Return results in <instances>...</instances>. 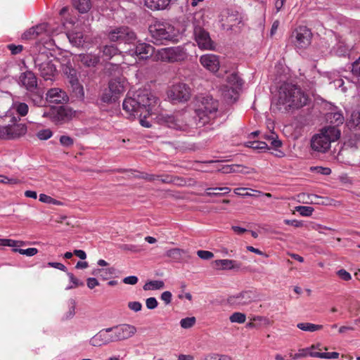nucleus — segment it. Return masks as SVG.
Returning <instances> with one entry per match:
<instances>
[{
    "mask_svg": "<svg viewBox=\"0 0 360 360\" xmlns=\"http://www.w3.org/2000/svg\"><path fill=\"white\" fill-rule=\"evenodd\" d=\"M158 101V98L148 90H139L133 98L124 99L122 108L129 115L139 116L143 127H150L151 125L146 118L147 115L153 114V110Z\"/></svg>",
    "mask_w": 360,
    "mask_h": 360,
    "instance_id": "nucleus-1",
    "label": "nucleus"
},
{
    "mask_svg": "<svg viewBox=\"0 0 360 360\" xmlns=\"http://www.w3.org/2000/svg\"><path fill=\"white\" fill-rule=\"evenodd\" d=\"M155 120L161 125L182 131H189L191 129L201 127L195 114L186 112L179 111L172 115L160 113L156 115Z\"/></svg>",
    "mask_w": 360,
    "mask_h": 360,
    "instance_id": "nucleus-2",
    "label": "nucleus"
},
{
    "mask_svg": "<svg viewBox=\"0 0 360 360\" xmlns=\"http://www.w3.org/2000/svg\"><path fill=\"white\" fill-rule=\"evenodd\" d=\"M308 101L307 95L295 84L285 83L278 90V105H283L285 109L300 108Z\"/></svg>",
    "mask_w": 360,
    "mask_h": 360,
    "instance_id": "nucleus-3",
    "label": "nucleus"
},
{
    "mask_svg": "<svg viewBox=\"0 0 360 360\" xmlns=\"http://www.w3.org/2000/svg\"><path fill=\"white\" fill-rule=\"evenodd\" d=\"M195 106L193 113L200 126L202 127L216 117L219 103L210 95H200L195 98Z\"/></svg>",
    "mask_w": 360,
    "mask_h": 360,
    "instance_id": "nucleus-4",
    "label": "nucleus"
},
{
    "mask_svg": "<svg viewBox=\"0 0 360 360\" xmlns=\"http://www.w3.org/2000/svg\"><path fill=\"white\" fill-rule=\"evenodd\" d=\"M340 137V130L335 127H325L319 133L314 134L311 139V147L313 150L325 153L330 148L332 142Z\"/></svg>",
    "mask_w": 360,
    "mask_h": 360,
    "instance_id": "nucleus-5",
    "label": "nucleus"
},
{
    "mask_svg": "<svg viewBox=\"0 0 360 360\" xmlns=\"http://www.w3.org/2000/svg\"><path fill=\"white\" fill-rule=\"evenodd\" d=\"M18 120L12 112L8 111L0 116V139H14L25 135L27 127L23 124H18Z\"/></svg>",
    "mask_w": 360,
    "mask_h": 360,
    "instance_id": "nucleus-6",
    "label": "nucleus"
},
{
    "mask_svg": "<svg viewBox=\"0 0 360 360\" xmlns=\"http://www.w3.org/2000/svg\"><path fill=\"white\" fill-rule=\"evenodd\" d=\"M152 41L158 45L165 44L167 41H176V32L174 26L163 22H155L148 27Z\"/></svg>",
    "mask_w": 360,
    "mask_h": 360,
    "instance_id": "nucleus-7",
    "label": "nucleus"
},
{
    "mask_svg": "<svg viewBox=\"0 0 360 360\" xmlns=\"http://www.w3.org/2000/svg\"><path fill=\"white\" fill-rule=\"evenodd\" d=\"M34 67L45 80H51L56 72V65L53 63L52 56L49 53H40L34 58Z\"/></svg>",
    "mask_w": 360,
    "mask_h": 360,
    "instance_id": "nucleus-8",
    "label": "nucleus"
},
{
    "mask_svg": "<svg viewBox=\"0 0 360 360\" xmlns=\"http://www.w3.org/2000/svg\"><path fill=\"white\" fill-rule=\"evenodd\" d=\"M108 39L112 42L132 44L136 39L135 32L127 26L112 28L107 34Z\"/></svg>",
    "mask_w": 360,
    "mask_h": 360,
    "instance_id": "nucleus-9",
    "label": "nucleus"
},
{
    "mask_svg": "<svg viewBox=\"0 0 360 360\" xmlns=\"http://www.w3.org/2000/svg\"><path fill=\"white\" fill-rule=\"evenodd\" d=\"M72 115L71 108L64 105L52 106L43 114V117L50 119L56 124H62L70 121Z\"/></svg>",
    "mask_w": 360,
    "mask_h": 360,
    "instance_id": "nucleus-10",
    "label": "nucleus"
},
{
    "mask_svg": "<svg viewBox=\"0 0 360 360\" xmlns=\"http://www.w3.org/2000/svg\"><path fill=\"white\" fill-rule=\"evenodd\" d=\"M186 53L181 46L164 48L158 50L155 53L156 60L164 62H176L184 60Z\"/></svg>",
    "mask_w": 360,
    "mask_h": 360,
    "instance_id": "nucleus-11",
    "label": "nucleus"
},
{
    "mask_svg": "<svg viewBox=\"0 0 360 360\" xmlns=\"http://www.w3.org/2000/svg\"><path fill=\"white\" fill-rule=\"evenodd\" d=\"M312 34L305 26H300L291 34V41L299 49H305L311 44Z\"/></svg>",
    "mask_w": 360,
    "mask_h": 360,
    "instance_id": "nucleus-12",
    "label": "nucleus"
},
{
    "mask_svg": "<svg viewBox=\"0 0 360 360\" xmlns=\"http://www.w3.org/2000/svg\"><path fill=\"white\" fill-rule=\"evenodd\" d=\"M191 95L189 86L184 83L176 84L167 91V96L173 102H186Z\"/></svg>",
    "mask_w": 360,
    "mask_h": 360,
    "instance_id": "nucleus-13",
    "label": "nucleus"
},
{
    "mask_svg": "<svg viewBox=\"0 0 360 360\" xmlns=\"http://www.w3.org/2000/svg\"><path fill=\"white\" fill-rule=\"evenodd\" d=\"M193 35L195 41L200 49L205 50L213 49V41L210 38V34L203 27L200 25H195Z\"/></svg>",
    "mask_w": 360,
    "mask_h": 360,
    "instance_id": "nucleus-14",
    "label": "nucleus"
},
{
    "mask_svg": "<svg viewBox=\"0 0 360 360\" xmlns=\"http://www.w3.org/2000/svg\"><path fill=\"white\" fill-rule=\"evenodd\" d=\"M115 342L127 340L136 333V328L130 324H122L112 327Z\"/></svg>",
    "mask_w": 360,
    "mask_h": 360,
    "instance_id": "nucleus-15",
    "label": "nucleus"
},
{
    "mask_svg": "<svg viewBox=\"0 0 360 360\" xmlns=\"http://www.w3.org/2000/svg\"><path fill=\"white\" fill-rule=\"evenodd\" d=\"M115 342L112 328L100 330L90 340V345L94 347H101Z\"/></svg>",
    "mask_w": 360,
    "mask_h": 360,
    "instance_id": "nucleus-16",
    "label": "nucleus"
},
{
    "mask_svg": "<svg viewBox=\"0 0 360 360\" xmlns=\"http://www.w3.org/2000/svg\"><path fill=\"white\" fill-rule=\"evenodd\" d=\"M258 294L256 291L246 290L231 297L230 300L233 304L245 306L256 301L258 299Z\"/></svg>",
    "mask_w": 360,
    "mask_h": 360,
    "instance_id": "nucleus-17",
    "label": "nucleus"
},
{
    "mask_svg": "<svg viewBox=\"0 0 360 360\" xmlns=\"http://www.w3.org/2000/svg\"><path fill=\"white\" fill-rule=\"evenodd\" d=\"M19 84L24 86L26 90L34 89L38 86L37 77L31 70H27L20 74Z\"/></svg>",
    "mask_w": 360,
    "mask_h": 360,
    "instance_id": "nucleus-18",
    "label": "nucleus"
},
{
    "mask_svg": "<svg viewBox=\"0 0 360 360\" xmlns=\"http://www.w3.org/2000/svg\"><path fill=\"white\" fill-rule=\"evenodd\" d=\"M155 49L146 43H139L134 49L129 50L131 55H136L139 59H147L153 56Z\"/></svg>",
    "mask_w": 360,
    "mask_h": 360,
    "instance_id": "nucleus-19",
    "label": "nucleus"
},
{
    "mask_svg": "<svg viewBox=\"0 0 360 360\" xmlns=\"http://www.w3.org/2000/svg\"><path fill=\"white\" fill-rule=\"evenodd\" d=\"M201 64L211 72H215L219 68V60L217 56L212 54H206L200 57Z\"/></svg>",
    "mask_w": 360,
    "mask_h": 360,
    "instance_id": "nucleus-20",
    "label": "nucleus"
},
{
    "mask_svg": "<svg viewBox=\"0 0 360 360\" xmlns=\"http://www.w3.org/2000/svg\"><path fill=\"white\" fill-rule=\"evenodd\" d=\"M46 96L51 103L58 104L67 103L68 101V96L67 94L58 88H53L49 90Z\"/></svg>",
    "mask_w": 360,
    "mask_h": 360,
    "instance_id": "nucleus-21",
    "label": "nucleus"
},
{
    "mask_svg": "<svg viewBox=\"0 0 360 360\" xmlns=\"http://www.w3.org/2000/svg\"><path fill=\"white\" fill-rule=\"evenodd\" d=\"M125 83V79L122 77L112 78L108 83L110 92L113 93L120 97V96L124 91Z\"/></svg>",
    "mask_w": 360,
    "mask_h": 360,
    "instance_id": "nucleus-22",
    "label": "nucleus"
},
{
    "mask_svg": "<svg viewBox=\"0 0 360 360\" xmlns=\"http://www.w3.org/2000/svg\"><path fill=\"white\" fill-rule=\"evenodd\" d=\"M166 255L177 262H187L191 256L187 250L180 248H172L167 251Z\"/></svg>",
    "mask_w": 360,
    "mask_h": 360,
    "instance_id": "nucleus-23",
    "label": "nucleus"
},
{
    "mask_svg": "<svg viewBox=\"0 0 360 360\" xmlns=\"http://www.w3.org/2000/svg\"><path fill=\"white\" fill-rule=\"evenodd\" d=\"M78 60L87 68H94L100 63V57L93 53H80Z\"/></svg>",
    "mask_w": 360,
    "mask_h": 360,
    "instance_id": "nucleus-24",
    "label": "nucleus"
},
{
    "mask_svg": "<svg viewBox=\"0 0 360 360\" xmlns=\"http://www.w3.org/2000/svg\"><path fill=\"white\" fill-rule=\"evenodd\" d=\"M27 97L32 101L34 105L41 106L44 103V91L39 86L33 89L27 90Z\"/></svg>",
    "mask_w": 360,
    "mask_h": 360,
    "instance_id": "nucleus-25",
    "label": "nucleus"
},
{
    "mask_svg": "<svg viewBox=\"0 0 360 360\" xmlns=\"http://www.w3.org/2000/svg\"><path fill=\"white\" fill-rule=\"evenodd\" d=\"M326 119L330 124H333V127H337L342 124L345 120L342 113L340 111H331L326 114Z\"/></svg>",
    "mask_w": 360,
    "mask_h": 360,
    "instance_id": "nucleus-26",
    "label": "nucleus"
},
{
    "mask_svg": "<svg viewBox=\"0 0 360 360\" xmlns=\"http://www.w3.org/2000/svg\"><path fill=\"white\" fill-rule=\"evenodd\" d=\"M214 264L216 267L221 269H239L240 267V263L237 262L232 259H219L215 260Z\"/></svg>",
    "mask_w": 360,
    "mask_h": 360,
    "instance_id": "nucleus-27",
    "label": "nucleus"
},
{
    "mask_svg": "<svg viewBox=\"0 0 360 360\" xmlns=\"http://www.w3.org/2000/svg\"><path fill=\"white\" fill-rule=\"evenodd\" d=\"M171 0H144L145 5L152 10L164 9Z\"/></svg>",
    "mask_w": 360,
    "mask_h": 360,
    "instance_id": "nucleus-28",
    "label": "nucleus"
},
{
    "mask_svg": "<svg viewBox=\"0 0 360 360\" xmlns=\"http://www.w3.org/2000/svg\"><path fill=\"white\" fill-rule=\"evenodd\" d=\"M70 42L75 46H81L84 42V35L80 32H72L67 34Z\"/></svg>",
    "mask_w": 360,
    "mask_h": 360,
    "instance_id": "nucleus-29",
    "label": "nucleus"
},
{
    "mask_svg": "<svg viewBox=\"0 0 360 360\" xmlns=\"http://www.w3.org/2000/svg\"><path fill=\"white\" fill-rule=\"evenodd\" d=\"M73 6L79 13H85L91 8V4L90 0H73Z\"/></svg>",
    "mask_w": 360,
    "mask_h": 360,
    "instance_id": "nucleus-30",
    "label": "nucleus"
},
{
    "mask_svg": "<svg viewBox=\"0 0 360 360\" xmlns=\"http://www.w3.org/2000/svg\"><path fill=\"white\" fill-rule=\"evenodd\" d=\"M227 82L231 85V88L240 89L243 86V80L238 77L236 73H232L227 77Z\"/></svg>",
    "mask_w": 360,
    "mask_h": 360,
    "instance_id": "nucleus-31",
    "label": "nucleus"
},
{
    "mask_svg": "<svg viewBox=\"0 0 360 360\" xmlns=\"http://www.w3.org/2000/svg\"><path fill=\"white\" fill-rule=\"evenodd\" d=\"M118 49L114 45L104 46L102 48L103 56L105 58V60H110L118 54Z\"/></svg>",
    "mask_w": 360,
    "mask_h": 360,
    "instance_id": "nucleus-32",
    "label": "nucleus"
},
{
    "mask_svg": "<svg viewBox=\"0 0 360 360\" xmlns=\"http://www.w3.org/2000/svg\"><path fill=\"white\" fill-rule=\"evenodd\" d=\"M226 22L230 26V29L232 30L233 27L238 26L242 23V18L237 12H232L226 17Z\"/></svg>",
    "mask_w": 360,
    "mask_h": 360,
    "instance_id": "nucleus-33",
    "label": "nucleus"
},
{
    "mask_svg": "<svg viewBox=\"0 0 360 360\" xmlns=\"http://www.w3.org/2000/svg\"><path fill=\"white\" fill-rule=\"evenodd\" d=\"M297 327L302 330L309 332H314L323 328L322 325H317L311 323H297Z\"/></svg>",
    "mask_w": 360,
    "mask_h": 360,
    "instance_id": "nucleus-34",
    "label": "nucleus"
},
{
    "mask_svg": "<svg viewBox=\"0 0 360 360\" xmlns=\"http://www.w3.org/2000/svg\"><path fill=\"white\" fill-rule=\"evenodd\" d=\"M246 147L252 148L256 150H263L268 149V143L265 141H248L245 143Z\"/></svg>",
    "mask_w": 360,
    "mask_h": 360,
    "instance_id": "nucleus-35",
    "label": "nucleus"
},
{
    "mask_svg": "<svg viewBox=\"0 0 360 360\" xmlns=\"http://www.w3.org/2000/svg\"><path fill=\"white\" fill-rule=\"evenodd\" d=\"M309 355L311 357H318L321 359H338L339 357V353L333 352H310Z\"/></svg>",
    "mask_w": 360,
    "mask_h": 360,
    "instance_id": "nucleus-36",
    "label": "nucleus"
},
{
    "mask_svg": "<svg viewBox=\"0 0 360 360\" xmlns=\"http://www.w3.org/2000/svg\"><path fill=\"white\" fill-rule=\"evenodd\" d=\"M70 88L72 89V94L77 99H83L84 97V92L83 89V86L80 84V83L76 82L75 84H72L70 85Z\"/></svg>",
    "mask_w": 360,
    "mask_h": 360,
    "instance_id": "nucleus-37",
    "label": "nucleus"
},
{
    "mask_svg": "<svg viewBox=\"0 0 360 360\" xmlns=\"http://www.w3.org/2000/svg\"><path fill=\"white\" fill-rule=\"evenodd\" d=\"M165 287V283L162 281H151L143 285L144 290H160Z\"/></svg>",
    "mask_w": 360,
    "mask_h": 360,
    "instance_id": "nucleus-38",
    "label": "nucleus"
},
{
    "mask_svg": "<svg viewBox=\"0 0 360 360\" xmlns=\"http://www.w3.org/2000/svg\"><path fill=\"white\" fill-rule=\"evenodd\" d=\"M264 139L275 148L280 147L282 144L281 141L278 139L277 134L273 131H271L269 134L265 135Z\"/></svg>",
    "mask_w": 360,
    "mask_h": 360,
    "instance_id": "nucleus-39",
    "label": "nucleus"
},
{
    "mask_svg": "<svg viewBox=\"0 0 360 360\" xmlns=\"http://www.w3.org/2000/svg\"><path fill=\"white\" fill-rule=\"evenodd\" d=\"M25 245L22 240H14L11 239L0 238V246L20 247Z\"/></svg>",
    "mask_w": 360,
    "mask_h": 360,
    "instance_id": "nucleus-40",
    "label": "nucleus"
},
{
    "mask_svg": "<svg viewBox=\"0 0 360 360\" xmlns=\"http://www.w3.org/2000/svg\"><path fill=\"white\" fill-rule=\"evenodd\" d=\"M13 105L20 116H25L27 114L29 108L25 103L16 101L13 103Z\"/></svg>",
    "mask_w": 360,
    "mask_h": 360,
    "instance_id": "nucleus-41",
    "label": "nucleus"
},
{
    "mask_svg": "<svg viewBox=\"0 0 360 360\" xmlns=\"http://www.w3.org/2000/svg\"><path fill=\"white\" fill-rule=\"evenodd\" d=\"M119 97L116 96L115 94L110 92V89L106 90L101 96V101L103 103H115L117 101Z\"/></svg>",
    "mask_w": 360,
    "mask_h": 360,
    "instance_id": "nucleus-42",
    "label": "nucleus"
},
{
    "mask_svg": "<svg viewBox=\"0 0 360 360\" xmlns=\"http://www.w3.org/2000/svg\"><path fill=\"white\" fill-rule=\"evenodd\" d=\"M13 252H18L21 255H26L27 257H32L37 254L38 250L35 248H30L27 249H20L18 248V247H15L13 248Z\"/></svg>",
    "mask_w": 360,
    "mask_h": 360,
    "instance_id": "nucleus-43",
    "label": "nucleus"
},
{
    "mask_svg": "<svg viewBox=\"0 0 360 360\" xmlns=\"http://www.w3.org/2000/svg\"><path fill=\"white\" fill-rule=\"evenodd\" d=\"M242 167H243L240 165H226L222 167L221 171L224 174H230L235 172L244 173L245 172L243 169H240V168Z\"/></svg>",
    "mask_w": 360,
    "mask_h": 360,
    "instance_id": "nucleus-44",
    "label": "nucleus"
},
{
    "mask_svg": "<svg viewBox=\"0 0 360 360\" xmlns=\"http://www.w3.org/2000/svg\"><path fill=\"white\" fill-rule=\"evenodd\" d=\"M231 323H243L246 320V315L241 312H234L229 317Z\"/></svg>",
    "mask_w": 360,
    "mask_h": 360,
    "instance_id": "nucleus-45",
    "label": "nucleus"
},
{
    "mask_svg": "<svg viewBox=\"0 0 360 360\" xmlns=\"http://www.w3.org/2000/svg\"><path fill=\"white\" fill-rule=\"evenodd\" d=\"M224 97L227 101L233 100L236 101L238 98V89L231 87L229 88L224 92Z\"/></svg>",
    "mask_w": 360,
    "mask_h": 360,
    "instance_id": "nucleus-46",
    "label": "nucleus"
},
{
    "mask_svg": "<svg viewBox=\"0 0 360 360\" xmlns=\"http://www.w3.org/2000/svg\"><path fill=\"white\" fill-rule=\"evenodd\" d=\"M350 127H360V112H353L349 120Z\"/></svg>",
    "mask_w": 360,
    "mask_h": 360,
    "instance_id": "nucleus-47",
    "label": "nucleus"
},
{
    "mask_svg": "<svg viewBox=\"0 0 360 360\" xmlns=\"http://www.w3.org/2000/svg\"><path fill=\"white\" fill-rule=\"evenodd\" d=\"M195 321L196 320L194 316L186 317L181 320L180 325L183 328L188 329L193 327L195 323Z\"/></svg>",
    "mask_w": 360,
    "mask_h": 360,
    "instance_id": "nucleus-48",
    "label": "nucleus"
},
{
    "mask_svg": "<svg viewBox=\"0 0 360 360\" xmlns=\"http://www.w3.org/2000/svg\"><path fill=\"white\" fill-rule=\"evenodd\" d=\"M295 210L302 216L309 217L312 214L314 208L309 206H297L295 207Z\"/></svg>",
    "mask_w": 360,
    "mask_h": 360,
    "instance_id": "nucleus-49",
    "label": "nucleus"
},
{
    "mask_svg": "<svg viewBox=\"0 0 360 360\" xmlns=\"http://www.w3.org/2000/svg\"><path fill=\"white\" fill-rule=\"evenodd\" d=\"M101 278L107 280L112 276L116 273V269L115 267H109L101 269Z\"/></svg>",
    "mask_w": 360,
    "mask_h": 360,
    "instance_id": "nucleus-50",
    "label": "nucleus"
},
{
    "mask_svg": "<svg viewBox=\"0 0 360 360\" xmlns=\"http://www.w3.org/2000/svg\"><path fill=\"white\" fill-rule=\"evenodd\" d=\"M175 180H177V181H179L180 182H178L176 183L177 184L179 185H181L183 184V183L184 184L185 183V181L181 179V178H179V177H174V176H169V175H167L165 176L164 178L161 179L160 181L162 182V183H165V184H172V183H175Z\"/></svg>",
    "mask_w": 360,
    "mask_h": 360,
    "instance_id": "nucleus-51",
    "label": "nucleus"
},
{
    "mask_svg": "<svg viewBox=\"0 0 360 360\" xmlns=\"http://www.w3.org/2000/svg\"><path fill=\"white\" fill-rule=\"evenodd\" d=\"M52 131L49 129H41L37 134V136L40 140H47L52 136Z\"/></svg>",
    "mask_w": 360,
    "mask_h": 360,
    "instance_id": "nucleus-52",
    "label": "nucleus"
},
{
    "mask_svg": "<svg viewBox=\"0 0 360 360\" xmlns=\"http://www.w3.org/2000/svg\"><path fill=\"white\" fill-rule=\"evenodd\" d=\"M60 143L64 147H70L74 144V139L69 136L63 135L59 139Z\"/></svg>",
    "mask_w": 360,
    "mask_h": 360,
    "instance_id": "nucleus-53",
    "label": "nucleus"
},
{
    "mask_svg": "<svg viewBox=\"0 0 360 360\" xmlns=\"http://www.w3.org/2000/svg\"><path fill=\"white\" fill-rule=\"evenodd\" d=\"M34 26L30 28L29 30H27V31H25L22 35V38L23 39H27V40H30V39H34L37 37V34L35 33V30H34Z\"/></svg>",
    "mask_w": 360,
    "mask_h": 360,
    "instance_id": "nucleus-54",
    "label": "nucleus"
},
{
    "mask_svg": "<svg viewBox=\"0 0 360 360\" xmlns=\"http://www.w3.org/2000/svg\"><path fill=\"white\" fill-rule=\"evenodd\" d=\"M75 300H71L70 306L69 307L68 311L63 316V319L67 320L72 318L75 314Z\"/></svg>",
    "mask_w": 360,
    "mask_h": 360,
    "instance_id": "nucleus-55",
    "label": "nucleus"
},
{
    "mask_svg": "<svg viewBox=\"0 0 360 360\" xmlns=\"http://www.w3.org/2000/svg\"><path fill=\"white\" fill-rule=\"evenodd\" d=\"M68 276H69L71 282L73 283L74 285L67 287L66 288L67 290H70L73 288L84 285V283L82 281H79L77 278L75 277V276L72 273H68Z\"/></svg>",
    "mask_w": 360,
    "mask_h": 360,
    "instance_id": "nucleus-56",
    "label": "nucleus"
},
{
    "mask_svg": "<svg viewBox=\"0 0 360 360\" xmlns=\"http://www.w3.org/2000/svg\"><path fill=\"white\" fill-rule=\"evenodd\" d=\"M197 255L202 259H210L214 257V254L207 250H198L197 251Z\"/></svg>",
    "mask_w": 360,
    "mask_h": 360,
    "instance_id": "nucleus-57",
    "label": "nucleus"
},
{
    "mask_svg": "<svg viewBox=\"0 0 360 360\" xmlns=\"http://www.w3.org/2000/svg\"><path fill=\"white\" fill-rule=\"evenodd\" d=\"M311 170L323 175H329L331 173V169L329 167H311Z\"/></svg>",
    "mask_w": 360,
    "mask_h": 360,
    "instance_id": "nucleus-58",
    "label": "nucleus"
},
{
    "mask_svg": "<svg viewBox=\"0 0 360 360\" xmlns=\"http://www.w3.org/2000/svg\"><path fill=\"white\" fill-rule=\"evenodd\" d=\"M68 78L70 85H71L72 84H75L76 82H79V80L77 77L76 70L74 69L69 68V75H68Z\"/></svg>",
    "mask_w": 360,
    "mask_h": 360,
    "instance_id": "nucleus-59",
    "label": "nucleus"
},
{
    "mask_svg": "<svg viewBox=\"0 0 360 360\" xmlns=\"http://www.w3.org/2000/svg\"><path fill=\"white\" fill-rule=\"evenodd\" d=\"M146 305L148 309H154L158 307V302L155 297H149L146 300Z\"/></svg>",
    "mask_w": 360,
    "mask_h": 360,
    "instance_id": "nucleus-60",
    "label": "nucleus"
},
{
    "mask_svg": "<svg viewBox=\"0 0 360 360\" xmlns=\"http://www.w3.org/2000/svg\"><path fill=\"white\" fill-rule=\"evenodd\" d=\"M352 72L353 75L360 77V57L352 64Z\"/></svg>",
    "mask_w": 360,
    "mask_h": 360,
    "instance_id": "nucleus-61",
    "label": "nucleus"
},
{
    "mask_svg": "<svg viewBox=\"0 0 360 360\" xmlns=\"http://www.w3.org/2000/svg\"><path fill=\"white\" fill-rule=\"evenodd\" d=\"M337 275L343 281H347L351 280L352 276L345 269H340L337 271Z\"/></svg>",
    "mask_w": 360,
    "mask_h": 360,
    "instance_id": "nucleus-62",
    "label": "nucleus"
},
{
    "mask_svg": "<svg viewBox=\"0 0 360 360\" xmlns=\"http://www.w3.org/2000/svg\"><path fill=\"white\" fill-rule=\"evenodd\" d=\"M128 307L135 312L140 311L142 309V304L139 302H128Z\"/></svg>",
    "mask_w": 360,
    "mask_h": 360,
    "instance_id": "nucleus-63",
    "label": "nucleus"
},
{
    "mask_svg": "<svg viewBox=\"0 0 360 360\" xmlns=\"http://www.w3.org/2000/svg\"><path fill=\"white\" fill-rule=\"evenodd\" d=\"M8 49L11 51L13 55H16L22 51L23 46L22 45L16 46L14 44H9L8 45Z\"/></svg>",
    "mask_w": 360,
    "mask_h": 360,
    "instance_id": "nucleus-64",
    "label": "nucleus"
}]
</instances>
